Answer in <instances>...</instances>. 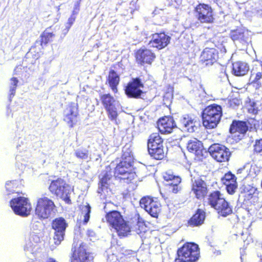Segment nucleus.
<instances>
[{"instance_id": "f257e3e1", "label": "nucleus", "mask_w": 262, "mask_h": 262, "mask_svg": "<svg viewBox=\"0 0 262 262\" xmlns=\"http://www.w3.org/2000/svg\"><path fill=\"white\" fill-rule=\"evenodd\" d=\"M105 219L108 225L120 238L130 235L133 229L138 234L143 232V222L138 213H131L125 219L120 211L112 210L106 214Z\"/></svg>"}, {"instance_id": "f03ea898", "label": "nucleus", "mask_w": 262, "mask_h": 262, "mask_svg": "<svg viewBox=\"0 0 262 262\" xmlns=\"http://www.w3.org/2000/svg\"><path fill=\"white\" fill-rule=\"evenodd\" d=\"M134 157L129 152L127 154L123 152L121 160L114 168V176L115 178L124 183L129 184L133 183L137 177L134 167Z\"/></svg>"}, {"instance_id": "7ed1b4c3", "label": "nucleus", "mask_w": 262, "mask_h": 262, "mask_svg": "<svg viewBox=\"0 0 262 262\" xmlns=\"http://www.w3.org/2000/svg\"><path fill=\"white\" fill-rule=\"evenodd\" d=\"M207 203L221 216L226 217L233 213V207L230 202L219 190L213 191L208 194Z\"/></svg>"}, {"instance_id": "20e7f679", "label": "nucleus", "mask_w": 262, "mask_h": 262, "mask_svg": "<svg viewBox=\"0 0 262 262\" xmlns=\"http://www.w3.org/2000/svg\"><path fill=\"white\" fill-rule=\"evenodd\" d=\"M55 179L51 181L48 189L50 193L56 198H59L67 204H71V188L67 181L60 178L54 176Z\"/></svg>"}, {"instance_id": "39448f33", "label": "nucleus", "mask_w": 262, "mask_h": 262, "mask_svg": "<svg viewBox=\"0 0 262 262\" xmlns=\"http://www.w3.org/2000/svg\"><path fill=\"white\" fill-rule=\"evenodd\" d=\"M200 256L199 245L193 242H186L177 249L174 262H196Z\"/></svg>"}, {"instance_id": "423d86ee", "label": "nucleus", "mask_w": 262, "mask_h": 262, "mask_svg": "<svg viewBox=\"0 0 262 262\" xmlns=\"http://www.w3.org/2000/svg\"><path fill=\"white\" fill-rule=\"evenodd\" d=\"M222 115L221 105L214 103L207 106L202 113L204 126L207 129L215 128L220 123Z\"/></svg>"}, {"instance_id": "0eeeda50", "label": "nucleus", "mask_w": 262, "mask_h": 262, "mask_svg": "<svg viewBox=\"0 0 262 262\" xmlns=\"http://www.w3.org/2000/svg\"><path fill=\"white\" fill-rule=\"evenodd\" d=\"M56 210L54 202L48 197L43 195L37 199L34 213L39 220L48 219Z\"/></svg>"}, {"instance_id": "6e6552de", "label": "nucleus", "mask_w": 262, "mask_h": 262, "mask_svg": "<svg viewBox=\"0 0 262 262\" xmlns=\"http://www.w3.org/2000/svg\"><path fill=\"white\" fill-rule=\"evenodd\" d=\"M193 14L196 20L202 24H212L215 21L213 9L208 4L200 3L193 9Z\"/></svg>"}, {"instance_id": "1a4fd4ad", "label": "nucleus", "mask_w": 262, "mask_h": 262, "mask_svg": "<svg viewBox=\"0 0 262 262\" xmlns=\"http://www.w3.org/2000/svg\"><path fill=\"white\" fill-rule=\"evenodd\" d=\"M10 206L14 212L21 216H27L31 214V203L28 198L18 196L11 199Z\"/></svg>"}, {"instance_id": "9d476101", "label": "nucleus", "mask_w": 262, "mask_h": 262, "mask_svg": "<svg viewBox=\"0 0 262 262\" xmlns=\"http://www.w3.org/2000/svg\"><path fill=\"white\" fill-rule=\"evenodd\" d=\"M190 187V192L196 200H204L208 196V184L201 176L192 178Z\"/></svg>"}, {"instance_id": "9b49d317", "label": "nucleus", "mask_w": 262, "mask_h": 262, "mask_svg": "<svg viewBox=\"0 0 262 262\" xmlns=\"http://www.w3.org/2000/svg\"><path fill=\"white\" fill-rule=\"evenodd\" d=\"M208 152L212 158L217 162H228L231 156L230 149L225 145L213 143L208 148Z\"/></svg>"}, {"instance_id": "f8f14e48", "label": "nucleus", "mask_w": 262, "mask_h": 262, "mask_svg": "<svg viewBox=\"0 0 262 262\" xmlns=\"http://www.w3.org/2000/svg\"><path fill=\"white\" fill-rule=\"evenodd\" d=\"M100 100L107 113L108 119L116 122L118 113L115 98L110 93H107L101 95Z\"/></svg>"}, {"instance_id": "ddd939ff", "label": "nucleus", "mask_w": 262, "mask_h": 262, "mask_svg": "<svg viewBox=\"0 0 262 262\" xmlns=\"http://www.w3.org/2000/svg\"><path fill=\"white\" fill-rule=\"evenodd\" d=\"M140 205L154 217L157 218L161 211V204L158 198L144 196L140 201Z\"/></svg>"}, {"instance_id": "4468645a", "label": "nucleus", "mask_w": 262, "mask_h": 262, "mask_svg": "<svg viewBox=\"0 0 262 262\" xmlns=\"http://www.w3.org/2000/svg\"><path fill=\"white\" fill-rule=\"evenodd\" d=\"M134 57L137 64L142 66H150L155 60L156 55L151 49L144 47L136 50Z\"/></svg>"}, {"instance_id": "2eb2a0df", "label": "nucleus", "mask_w": 262, "mask_h": 262, "mask_svg": "<svg viewBox=\"0 0 262 262\" xmlns=\"http://www.w3.org/2000/svg\"><path fill=\"white\" fill-rule=\"evenodd\" d=\"M85 247V245L81 243L78 247H73L70 262H94V256L87 251Z\"/></svg>"}, {"instance_id": "dca6fc26", "label": "nucleus", "mask_w": 262, "mask_h": 262, "mask_svg": "<svg viewBox=\"0 0 262 262\" xmlns=\"http://www.w3.org/2000/svg\"><path fill=\"white\" fill-rule=\"evenodd\" d=\"M68 226L66 220L62 217H58L53 220L51 226L54 230L53 239L55 245H59L64 239L66 230Z\"/></svg>"}, {"instance_id": "f3484780", "label": "nucleus", "mask_w": 262, "mask_h": 262, "mask_svg": "<svg viewBox=\"0 0 262 262\" xmlns=\"http://www.w3.org/2000/svg\"><path fill=\"white\" fill-rule=\"evenodd\" d=\"M143 88L144 84L139 78H133L125 87V94L128 98L138 99L141 98L143 93L141 90Z\"/></svg>"}, {"instance_id": "a211bd4d", "label": "nucleus", "mask_w": 262, "mask_h": 262, "mask_svg": "<svg viewBox=\"0 0 262 262\" xmlns=\"http://www.w3.org/2000/svg\"><path fill=\"white\" fill-rule=\"evenodd\" d=\"M248 129L246 122L234 120L230 124L229 133L234 141L238 142L244 137Z\"/></svg>"}, {"instance_id": "6ab92c4d", "label": "nucleus", "mask_w": 262, "mask_h": 262, "mask_svg": "<svg viewBox=\"0 0 262 262\" xmlns=\"http://www.w3.org/2000/svg\"><path fill=\"white\" fill-rule=\"evenodd\" d=\"M171 38L164 31L155 33L151 35L149 44L151 47L158 50H162L167 47L170 43Z\"/></svg>"}, {"instance_id": "aec40b11", "label": "nucleus", "mask_w": 262, "mask_h": 262, "mask_svg": "<svg viewBox=\"0 0 262 262\" xmlns=\"http://www.w3.org/2000/svg\"><path fill=\"white\" fill-rule=\"evenodd\" d=\"M176 127L173 118L170 116H164L159 119L157 121V128L162 134H170Z\"/></svg>"}, {"instance_id": "412c9836", "label": "nucleus", "mask_w": 262, "mask_h": 262, "mask_svg": "<svg viewBox=\"0 0 262 262\" xmlns=\"http://www.w3.org/2000/svg\"><path fill=\"white\" fill-rule=\"evenodd\" d=\"M219 57L217 50L213 48H206L200 56V61L206 66H212L217 61Z\"/></svg>"}, {"instance_id": "4be33fe9", "label": "nucleus", "mask_w": 262, "mask_h": 262, "mask_svg": "<svg viewBox=\"0 0 262 262\" xmlns=\"http://www.w3.org/2000/svg\"><path fill=\"white\" fill-rule=\"evenodd\" d=\"M163 178L166 182H171L168 186L172 193H177L181 190L179 185L181 183L182 179L179 176L174 174L170 170H168L163 173Z\"/></svg>"}, {"instance_id": "5701e85b", "label": "nucleus", "mask_w": 262, "mask_h": 262, "mask_svg": "<svg viewBox=\"0 0 262 262\" xmlns=\"http://www.w3.org/2000/svg\"><path fill=\"white\" fill-rule=\"evenodd\" d=\"M223 184L226 186V189L229 194H233L237 188L236 177L231 172L225 173L221 179Z\"/></svg>"}, {"instance_id": "b1692460", "label": "nucleus", "mask_w": 262, "mask_h": 262, "mask_svg": "<svg viewBox=\"0 0 262 262\" xmlns=\"http://www.w3.org/2000/svg\"><path fill=\"white\" fill-rule=\"evenodd\" d=\"M229 35L233 41L241 43L247 42L249 38L248 30L242 27H237L235 29L231 30Z\"/></svg>"}, {"instance_id": "393cba45", "label": "nucleus", "mask_w": 262, "mask_h": 262, "mask_svg": "<svg viewBox=\"0 0 262 262\" xmlns=\"http://www.w3.org/2000/svg\"><path fill=\"white\" fill-rule=\"evenodd\" d=\"M109 169V170L105 171L99 182L98 193L101 195H105L106 193L108 192V190L110 189L109 182L112 179V175L111 169L110 168Z\"/></svg>"}, {"instance_id": "a878e982", "label": "nucleus", "mask_w": 262, "mask_h": 262, "mask_svg": "<svg viewBox=\"0 0 262 262\" xmlns=\"http://www.w3.org/2000/svg\"><path fill=\"white\" fill-rule=\"evenodd\" d=\"M206 213L201 209H198L192 216L188 220L187 226L194 227L202 225L205 221Z\"/></svg>"}, {"instance_id": "bb28decb", "label": "nucleus", "mask_w": 262, "mask_h": 262, "mask_svg": "<svg viewBox=\"0 0 262 262\" xmlns=\"http://www.w3.org/2000/svg\"><path fill=\"white\" fill-rule=\"evenodd\" d=\"M120 81L119 75L114 70L111 69L106 77V83L114 94L118 93V86Z\"/></svg>"}, {"instance_id": "cd10ccee", "label": "nucleus", "mask_w": 262, "mask_h": 262, "mask_svg": "<svg viewBox=\"0 0 262 262\" xmlns=\"http://www.w3.org/2000/svg\"><path fill=\"white\" fill-rule=\"evenodd\" d=\"M181 123L186 130L189 133H193L198 129L199 122L188 116L183 117L181 120Z\"/></svg>"}, {"instance_id": "c85d7f7f", "label": "nucleus", "mask_w": 262, "mask_h": 262, "mask_svg": "<svg viewBox=\"0 0 262 262\" xmlns=\"http://www.w3.org/2000/svg\"><path fill=\"white\" fill-rule=\"evenodd\" d=\"M186 147L188 151L196 155H199L203 150V143L196 138L189 140Z\"/></svg>"}, {"instance_id": "c756f323", "label": "nucleus", "mask_w": 262, "mask_h": 262, "mask_svg": "<svg viewBox=\"0 0 262 262\" xmlns=\"http://www.w3.org/2000/svg\"><path fill=\"white\" fill-rule=\"evenodd\" d=\"M150 156L156 160H162L166 157L164 146L147 148Z\"/></svg>"}, {"instance_id": "7c9ffc66", "label": "nucleus", "mask_w": 262, "mask_h": 262, "mask_svg": "<svg viewBox=\"0 0 262 262\" xmlns=\"http://www.w3.org/2000/svg\"><path fill=\"white\" fill-rule=\"evenodd\" d=\"M164 140L158 133L151 134L147 140V148L164 146Z\"/></svg>"}, {"instance_id": "2f4dec72", "label": "nucleus", "mask_w": 262, "mask_h": 262, "mask_svg": "<svg viewBox=\"0 0 262 262\" xmlns=\"http://www.w3.org/2000/svg\"><path fill=\"white\" fill-rule=\"evenodd\" d=\"M232 71L234 75L242 76L247 73L248 67L244 63L236 62L233 63Z\"/></svg>"}, {"instance_id": "473e14b6", "label": "nucleus", "mask_w": 262, "mask_h": 262, "mask_svg": "<svg viewBox=\"0 0 262 262\" xmlns=\"http://www.w3.org/2000/svg\"><path fill=\"white\" fill-rule=\"evenodd\" d=\"M48 28L46 29L40 35V45L41 47L47 46L53 41L55 35L53 32H49Z\"/></svg>"}, {"instance_id": "72a5a7b5", "label": "nucleus", "mask_w": 262, "mask_h": 262, "mask_svg": "<svg viewBox=\"0 0 262 262\" xmlns=\"http://www.w3.org/2000/svg\"><path fill=\"white\" fill-rule=\"evenodd\" d=\"M41 54V49L37 47L35 44L31 47L29 51L28 52L27 56L28 58H32L34 61H35L40 57Z\"/></svg>"}, {"instance_id": "f704fd0d", "label": "nucleus", "mask_w": 262, "mask_h": 262, "mask_svg": "<svg viewBox=\"0 0 262 262\" xmlns=\"http://www.w3.org/2000/svg\"><path fill=\"white\" fill-rule=\"evenodd\" d=\"M262 79V71L257 73H253L251 71L250 80L251 84L255 86L256 89H258L261 86L260 80Z\"/></svg>"}, {"instance_id": "c9c22d12", "label": "nucleus", "mask_w": 262, "mask_h": 262, "mask_svg": "<svg viewBox=\"0 0 262 262\" xmlns=\"http://www.w3.org/2000/svg\"><path fill=\"white\" fill-rule=\"evenodd\" d=\"M17 186L18 183L16 181H10L7 182L5 185L7 195H9L14 193L19 194L20 193L16 191Z\"/></svg>"}, {"instance_id": "e433bc0d", "label": "nucleus", "mask_w": 262, "mask_h": 262, "mask_svg": "<svg viewBox=\"0 0 262 262\" xmlns=\"http://www.w3.org/2000/svg\"><path fill=\"white\" fill-rule=\"evenodd\" d=\"M78 117V116L66 114L63 120L70 128H72L77 124Z\"/></svg>"}, {"instance_id": "4c0bfd02", "label": "nucleus", "mask_w": 262, "mask_h": 262, "mask_svg": "<svg viewBox=\"0 0 262 262\" xmlns=\"http://www.w3.org/2000/svg\"><path fill=\"white\" fill-rule=\"evenodd\" d=\"M66 110L67 112L66 114L79 116V110L77 103H75L74 102L70 103L68 104Z\"/></svg>"}, {"instance_id": "58836bf2", "label": "nucleus", "mask_w": 262, "mask_h": 262, "mask_svg": "<svg viewBox=\"0 0 262 262\" xmlns=\"http://www.w3.org/2000/svg\"><path fill=\"white\" fill-rule=\"evenodd\" d=\"M10 97H13L16 92V90L18 85V80L16 77H12L10 79Z\"/></svg>"}, {"instance_id": "ea45409f", "label": "nucleus", "mask_w": 262, "mask_h": 262, "mask_svg": "<svg viewBox=\"0 0 262 262\" xmlns=\"http://www.w3.org/2000/svg\"><path fill=\"white\" fill-rule=\"evenodd\" d=\"M247 110L248 113L255 115L258 112V107L256 106V103L253 101L249 100L247 103Z\"/></svg>"}, {"instance_id": "a19ab883", "label": "nucleus", "mask_w": 262, "mask_h": 262, "mask_svg": "<svg viewBox=\"0 0 262 262\" xmlns=\"http://www.w3.org/2000/svg\"><path fill=\"white\" fill-rule=\"evenodd\" d=\"M254 153L262 156V139L256 140L253 145Z\"/></svg>"}, {"instance_id": "79ce46f5", "label": "nucleus", "mask_w": 262, "mask_h": 262, "mask_svg": "<svg viewBox=\"0 0 262 262\" xmlns=\"http://www.w3.org/2000/svg\"><path fill=\"white\" fill-rule=\"evenodd\" d=\"M241 103V100L237 98H231L227 99V105L230 108L237 107Z\"/></svg>"}, {"instance_id": "37998d69", "label": "nucleus", "mask_w": 262, "mask_h": 262, "mask_svg": "<svg viewBox=\"0 0 262 262\" xmlns=\"http://www.w3.org/2000/svg\"><path fill=\"white\" fill-rule=\"evenodd\" d=\"M75 156L80 159H86L89 156V151L86 149L77 150L75 152Z\"/></svg>"}, {"instance_id": "c03bdc74", "label": "nucleus", "mask_w": 262, "mask_h": 262, "mask_svg": "<svg viewBox=\"0 0 262 262\" xmlns=\"http://www.w3.org/2000/svg\"><path fill=\"white\" fill-rule=\"evenodd\" d=\"M258 193L256 189H251L245 195V197L248 200H253V201L258 199Z\"/></svg>"}, {"instance_id": "a18cd8bd", "label": "nucleus", "mask_w": 262, "mask_h": 262, "mask_svg": "<svg viewBox=\"0 0 262 262\" xmlns=\"http://www.w3.org/2000/svg\"><path fill=\"white\" fill-rule=\"evenodd\" d=\"M84 208V211L85 213L84 215L83 219V224H86L89 221L90 217V213H91V206L89 204H87L83 207Z\"/></svg>"}, {"instance_id": "49530a36", "label": "nucleus", "mask_w": 262, "mask_h": 262, "mask_svg": "<svg viewBox=\"0 0 262 262\" xmlns=\"http://www.w3.org/2000/svg\"><path fill=\"white\" fill-rule=\"evenodd\" d=\"M76 18V15L71 14V16L68 19V21L67 23V30L69 31L71 27L72 26L73 24L74 23Z\"/></svg>"}, {"instance_id": "de8ad7c7", "label": "nucleus", "mask_w": 262, "mask_h": 262, "mask_svg": "<svg viewBox=\"0 0 262 262\" xmlns=\"http://www.w3.org/2000/svg\"><path fill=\"white\" fill-rule=\"evenodd\" d=\"M81 0H78L74 4V8L72 11V14L77 15L79 11L80 7Z\"/></svg>"}, {"instance_id": "09e8293b", "label": "nucleus", "mask_w": 262, "mask_h": 262, "mask_svg": "<svg viewBox=\"0 0 262 262\" xmlns=\"http://www.w3.org/2000/svg\"><path fill=\"white\" fill-rule=\"evenodd\" d=\"M30 239L31 242H34L35 243H39L40 241L39 237L35 234L31 235Z\"/></svg>"}, {"instance_id": "8fccbe9b", "label": "nucleus", "mask_w": 262, "mask_h": 262, "mask_svg": "<svg viewBox=\"0 0 262 262\" xmlns=\"http://www.w3.org/2000/svg\"><path fill=\"white\" fill-rule=\"evenodd\" d=\"M261 188H262V180H261Z\"/></svg>"}]
</instances>
